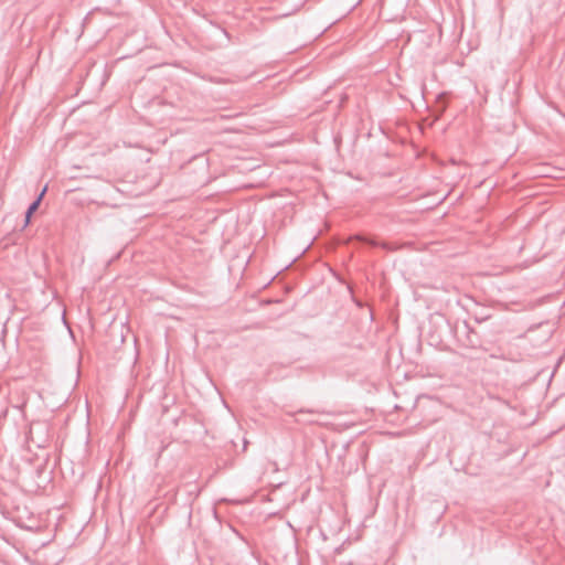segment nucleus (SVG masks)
<instances>
[{
  "label": "nucleus",
  "instance_id": "3",
  "mask_svg": "<svg viewBox=\"0 0 565 565\" xmlns=\"http://www.w3.org/2000/svg\"><path fill=\"white\" fill-rule=\"evenodd\" d=\"M45 191H46V186L42 190V192L40 193L39 198L29 206V209H28V211L25 213V224H28L30 222L31 215L39 207L40 201H41L42 196L44 195Z\"/></svg>",
  "mask_w": 565,
  "mask_h": 565
},
{
  "label": "nucleus",
  "instance_id": "4",
  "mask_svg": "<svg viewBox=\"0 0 565 565\" xmlns=\"http://www.w3.org/2000/svg\"><path fill=\"white\" fill-rule=\"evenodd\" d=\"M354 239H355V243L359 242V241H362V238L358 234H355Z\"/></svg>",
  "mask_w": 565,
  "mask_h": 565
},
{
  "label": "nucleus",
  "instance_id": "5",
  "mask_svg": "<svg viewBox=\"0 0 565 565\" xmlns=\"http://www.w3.org/2000/svg\"><path fill=\"white\" fill-rule=\"evenodd\" d=\"M358 322H359V320L354 321V328H358Z\"/></svg>",
  "mask_w": 565,
  "mask_h": 565
},
{
  "label": "nucleus",
  "instance_id": "2",
  "mask_svg": "<svg viewBox=\"0 0 565 565\" xmlns=\"http://www.w3.org/2000/svg\"><path fill=\"white\" fill-rule=\"evenodd\" d=\"M355 320H359L360 331L370 330L372 328L373 310L358 299H355Z\"/></svg>",
  "mask_w": 565,
  "mask_h": 565
},
{
  "label": "nucleus",
  "instance_id": "6",
  "mask_svg": "<svg viewBox=\"0 0 565 565\" xmlns=\"http://www.w3.org/2000/svg\"><path fill=\"white\" fill-rule=\"evenodd\" d=\"M358 322H359V320L354 321V328H358Z\"/></svg>",
  "mask_w": 565,
  "mask_h": 565
},
{
  "label": "nucleus",
  "instance_id": "1",
  "mask_svg": "<svg viewBox=\"0 0 565 565\" xmlns=\"http://www.w3.org/2000/svg\"><path fill=\"white\" fill-rule=\"evenodd\" d=\"M455 337L457 342L466 349L476 350L481 348V339L467 321L456 324Z\"/></svg>",
  "mask_w": 565,
  "mask_h": 565
}]
</instances>
